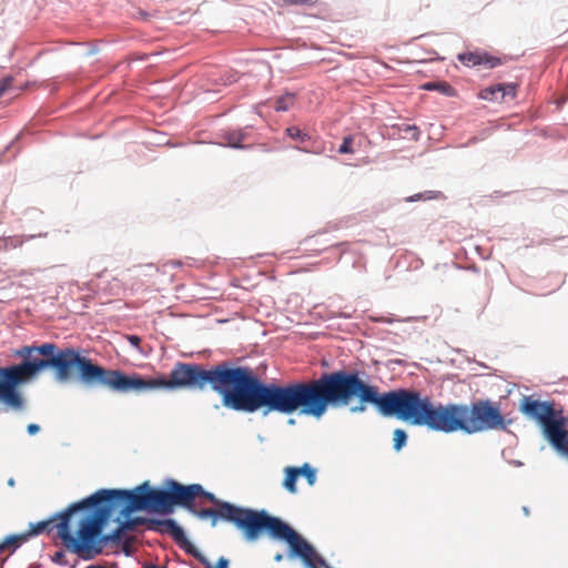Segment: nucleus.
<instances>
[{"mask_svg":"<svg viewBox=\"0 0 568 568\" xmlns=\"http://www.w3.org/2000/svg\"><path fill=\"white\" fill-rule=\"evenodd\" d=\"M312 417L321 419L329 408L347 407L353 399L357 405L349 408L358 414L373 405L384 417H395L407 424L414 388H395L381 393L361 377L358 371L336 369L324 372L317 378L307 381Z\"/></svg>","mask_w":568,"mask_h":568,"instance_id":"nucleus-1","label":"nucleus"},{"mask_svg":"<svg viewBox=\"0 0 568 568\" xmlns=\"http://www.w3.org/2000/svg\"><path fill=\"white\" fill-rule=\"evenodd\" d=\"M27 383L36 381L48 369L53 371L59 383H67L75 376L89 386H104L113 392L128 393L129 374L119 369H108L82 355L80 348L60 347L55 343L45 342L40 345H23L13 351Z\"/></svg>","mask_w":568,"mask_h":568,"instance_id":"nucleus-2","label":"nucleus"},{"mask_svg":"<svg viewBox=\"0 0 568 568\" xmlns=\"http://www.w3.org/2000/svg\"><path fill=\"white\" fill-rule=\"evenodd\" d=\"M407 424L444 434L459 430L471 435L486 430L506 432L511 420L506 419L499 405L490 399L475 400L471 406L442 404L414 388Z\"/></svg>","mask_w":568,"mask_h":568,"instance_id":"nucleus-3","label":"nucleus"},{"mask_svg":"<svg viewBox=\"0 0 568 568\" xmlns=\"http://www.w3.org/2000/svg\"><path fill=\"white\" fill-rule=\"evenodd\" d=\"M113 509L88 496L55 514L61 521L55 524L58 537L64 546L84 560L100 555L105 545L118 542L125 532L122 524L110 534H103L111 520Z\"/></svg>","mask_w":568,"mask_h":568,"instance_id":"nucleus-4","label":"nucleus"},{"mask_svg":"<svg viewBox=\"0 0 568 568\" xmlns=\"http://www.w3.org/2000/svg\"><path fill=\"white\" fill-rule=\"evenodd\" d=\"M310 400L307 381L285 384L265 382L251 368L239 412H261L263 416L271 413L292 415L298 412L300 415L312 417Z\"/></svg>","mask_w":568,"mask_h":568,"instance_id":"nucleus-5","label":"nucleus"},{"mask_svg":"<svg viewBox=\"0 0 568 568\" xmlns=\"http://www.w3.org/2000/svg\"><path fill=\"white\" fill-rule=\"evenodd\" d=\"M227 523L243 534L246 541H256L263 534L283 540L290 546L288 555L305 556L310 551L306 541L295 529L266 509H255L235 504L230 505Z\"/></svg>","mask_w":568,"mask_h":568,"instance_id":"nucleus-6","label":"nucleus"},{"mask_svg":"<svg viewBox=\"0 0 568 568\" xmlns=\"http://www.w3.org/2000/svg\"><path fill=\"white\" fill-rule=\"evenodd\" d=\"M250 373V366L236 365L230 359L211 366L201 364L200 392L212 389L220 395L225 408L239 412Z\"/></svg>","mask_w":568,"mask_h":568,"instance_id":"nucleus-7","label":"nucleus"},{"mask_svg":"<svg viewBox=\"0 0 568 568\" xmlns=\"http://www.w3.org/2000/svg\"><path fill=\"white\" fill-rule=\"evenodd\" d=\"M90 496L91 499H98L113 510L121 507L120 516H128L141 510L163 515L162 487L153 488L149 481H144L133 489L101 488Z\"/></svg>","mask_w":568,"mask_h":568,"instance_id":"nucleus-8","label":"nucleus"},{"mask_svg":"<svg viewBox=\"0 0 568 568\" xmlns=\"http://www.w3.org/2000/svg\"><path fill=\"white\" fill-rule=\"evenodd\" d=\"M201 364L176 362L169 377L161 374L155 377H143L140 374H129L128 393H146L156 389H186L200 392Z\"/></svg>","mask_w":568,"mask_h":568,"instance_id":"nucleus-9","label":"nucleus"},{"mask_svg":"<svg viewBox=\"0 0 568 568\" xmlns=\"http://www.w3.org/2000/svg\"><path fill=\"white\" fill-rule=\"evenodd\" d=\"M28 384L19 364L0 366V413H22L27 408V400L19 387Z\"/></svg>","mask_w":568,"mask_h":568,"instance_id":"nucleus-10","label":"nucleus"},{"mask_svg":"<svg viewBox=\"0 0 568 568\" xmlns=\"http://www.w3.org/2000/svg\"><path fill=\"white\" fill-rule=\"evenodd\" d=\"M164 484L165 486H162L163 516L172 514L174 506L185 508L187 511L193 510L194 500L203 491L201 484L182 485L172 478H168Z\"/></svg>","mask_w":568,"mask_h":568,"instance_id":"nucleus-11","label":"nucleus"},{"mask_svg":"<svg viewBox=\"0 0 568 568\" xmlns=\"http://www.w3.org/2000/svg\"><path fill=\"white\" fill-rule=\"evenodd\" d=\"M520 412L528 418L536 420L544 430L562 410H557L554 403L549 400L524 396L520 403Z\"/></svg>","mask_w":568,"mask_h":568,"instance_id":"nucleus-12","label":"nucleus"},{"mask_svg":"<svg viewBox=\"0 0 568 568\" xmlns=\"http://www.w3.org/2000/svg\"><path fill=\"white\" fill-rule=\"evenodd\" d=\"M149 530L169 535L185 552L194 555L195 547L189 541L184 529L173 518H149L145 520Z\"/></svg>","mask_w":568,"mask_h":568,"instance_id":"nucleus-13","label":"nucleus"},{"mask_svg":"<svg viewBox=\"0 0 568 568\" xmlns=\"http://www.w3.org/2000/svg\"><path fill=\"white\" fill-rule=\"evenodd\" d=\"M568 417L562 412L542 430L545 438L558 453H568Z\"/></svg>","mask_w":568,"mask_h":568,"instance_id":"nucleus-14","label":"nucleus"},{"mask_svg":"<svg viewBox=\"0 0 568 568\" xmlns=\"http://www.w3.org/2000/svg\"><path fill=\"white\" fill-rule=\"evenodd\" d=\"M230 505L231 504H223V508L221 509H213V508H202L196 509L195 506H193V510H189L192 515L196 516L197 518L204 520L207 518L212 519V526L216 525L217 519H221L223 521L227 523L229 518V511H230Z\"/></svg>","mask_w":568,"mask_h":568,"instance_id":"nucleus-15","label":"nucleus"},{"mask_svg":"<svg viewBox=\"0 0 568 568\" xmlns=\"http://www.w3.org/2000/svg\"><path fill=\"white\" fill-rule=\"evenodd\" d=\"M222 138L225 141L223 145L236 149V150H243L250 148V145H244L242 142L246 138V132L243 129L239 130H225L222 133Z\"/></svg>","mask_w":568,"mask_h":568,"instance_id":"nucleus-16","label":"nucleus"},{"mask_svg":"<svg viewBox=\"0 0 568 568\" xmlns=\"http://www.w3.org/2000/svg\"><path fill=\"white\" fill-rule=\"evenodd\" d=\"M516 89L517 85L514 83H499L496 87L486 88L481 92V98L485 100H497V97H495L497 92H501V98H505L506 95L514 97L516 93Z\"/></svg>","mask_w":568,"mask_h":568,"instance_id":"nucleus-17","label":"nucleus"},{"mask_svg":"<svg viewBox=\"0 0 568 568\" xmlns=\"http://www.w3.org/2000/svg\"><path fill=\"white\" fill-rule=\"evenodd\" d=\"M308 546L310 551L304 557L300 555H290V557L301 558L308 568H328L326 560L316 554L314 547L310 542Z\"/></svg>","mask_w":568,"mask_h":568,"instance_id":"nucleus-18","label":"nucleus"},{"mask_svg":"<svg viewBox=\"0 0 568 568\" xmlns=\"http://www.w3.org/2000/svg\"><path fill=\"white\" fill-rule=\"evenodd\" d=\"M55 515H53L50 519L48 520H41V521H38V523H31L30 524V530L28 532H24V535L27 536V538L29 539L30 537H33V536H38V535H41L43 534L47 529L48 530H51L53 528V526H51L52 521H54L55 519H59L58 523L61 521V518L60 517H55L53 518ZM54 528L57 529L55 525H54Z\"/></svg>","mask_w":568,"mask_h":568,"instance_id":"nucleus-19","label":"nucleus"},{"mask_svg":"<svg viewBox=\"0 0 568 568\" xmlns=\"http://www.w3.org/2000/svg\"><path fill=\"white\" fill-rule=\"evenodd\" d=\"M298 478V473L296 471L295 466H287L284 468V480L283 487L291 494H295L297 491L296 481Z\"/></svg>","mask_w":568,"mask_h":568,"instance_id":"nucleus-20","label":"nucleus"},{"mask_svg":"<svg viewBox=\"0 0 568 568\" xmlns=\"http://www.w3.org/2000/svg\"><path fill=\"white\" fill-rule=\"evenodd\" d=\"M298 477L302 476L306 479L310 486H314L317 478V469L308 463H304L302 466L296 467Z\"/></svg>","mask_w":568,"mask_h":568,"instance_id":"nucleus-21","label":"nucleus"},{"mask_svg":"<svg viewBox=\"0 0 568 568\" xmlns=\"http://www.w3.org/2000/svg\"><path fill=\"white\" fill-rule=\"evenodd\" d=\"M483 53L480 52H463L457 55V59L466 67L481 65Z\"/></svg>","mask_w":568,"mask_h":568,"instance_id":"nucleus-22","label":"nucleus"},{"mask_svg":"<svg viewBox=\"0 0 568 568\" xmlns=\"http://www.w3.org/2000/svg\"><path fill=\"white\" fill-rule=\"evenodd\" d=\"M285 133L291 139L300 142L301 144H306L312 141V136L307 133L302 131L298 126H288L285 130Z\"/></svg>","mask_w":568,"mask_h":568,"instance_id":"nucleus-23","label":"nucleus"},{"mask_svg":"<svg viewBox=\"0 0 568 568\" xmlns=\"http://www.w3.org/2000/svg\"><path fill=\"white\" fill-rule=\"evenodd\" d=\"M294 101H295V94L287 92V93L283 94V95H281L275 101L274 109L277 112L287 111V110H290L292 108Z\"/></svg>","mask_w":568,"mask_h":568,"instance_id":"nucleus-24","label":"nucleus"},{"mask_svg":"<svg viewBox=\"0 0 568 568\" xmlns=\"http://www.w3.org/2000/svg\"><path fill=\"white\" fill-rule=\"evenodd\" d=\"M425 90L438 91L445 95H453L454 89L447 82H427L424 84Z\"/></svg>","mask_w":568,"mask_h":568,"instance_id":"nucleus-25","label":"nucleus"},{"mask_svg":"<svg viewBox=\"0 0 568 568\" xmlns=\"http://www.w3.org/2000/svg\"><path fill=\"white\" fill-rule=\"evenodd\" d=\"M3 541L7 548H11V552H14L23 542L28 541V538L23 532L18 535H9Z\"/></svg>","mask_w":568,"mask_h":568,"instance_id":"nucleus-26","label":"nucleus"},{"mask_svg":"<svg viewBox=\"0 0 568 568\" xmlns=\"http://www.w3.org/2000/svg\"><path fill=\"white\" fill-rule=\"evenodd\" d=\"M407 433L402 428H396L393 433V448L399 452L407 444Z\"/></svg>","mask_w":568,"mask_h":568,"instance_id":"nucleus-27","label":"nucleus"},{"mask_svg":"<svg viewBox=\"0 0 568 568\" xmlns=\"http://www.w3.org/2000/svg\"><path fill=\"white\" fill-rule=\"evenodd\" d=\"M23 240L20 236H7L0 237V251L16 248L22 245Z\"/></svg>","mask_w":568,"mask_h":568,"instance_id":"nucleus-28","label":"nucleus"},{"mask_svg":"<svg viewBox=\"0 0 568 568\" xmlns=\"http://www.w3.org/2000/svg\"><path fill=\"white\" fill-rule=\"evenodd\" d=\"M124 519L120 521L125 529V531L133 530L139 524L145 523L148 520L143 517H131V515L122 516Z\"/></svg>","mask_w":568,"mask_h":568,"instance_id":"nucleus-29","label":"nucleus"},{"mask_svg":"<svg viewBox=\"0 0 568 568\" xmlns=\"http://www.w3.org/2000/svg\"><path fill=\"white\" fill-rule=\"evenodd\" d=\"M197 498L206 499L207 501L212 503L216 507V509L223 508V504H231L230 501L219 499L213 493L207 491L204 488L203 491L199 494Z\"/></svg>","mask_w":568,"mask_h":568,"instance_id":"nucleus-30","label":"nucleus"},{"mask_svg":"<svg viewBox=\"0 0 568 568\" xmlns=\"http://www.w3.org/2000/svg\"><path fill=\"white\" fill-rule=\"evenodd\" d=\"M400 132H403L405 136L409 138L410 140L417 141L419 139V130L416 125L404 124L403 129H400Z\"/></svg>","mask_w":568,"mask_h":568,"instance_id":"nucleus-31","label":"nucleus"},{"mask_svg":"<svg viewBox=\"0 0 568 568\" xmlns=\"http://www.w3.org/2000/svg\"><path fill=\"white\" fill-rule=\"evenodd\" d=\"M239 79L237 73L233 71H225L219 79V83L222 85H230L236 82Z\"/></svg>","mask_w":568,"mask_h":568,"instance_id":"nucleus-32","label":"nucleus"},{"mask_svg":"<svg viewBox=\"0 0 568 568\" xmlns=\"http://www.w3.org/2000/svg\"><path fill=\"white\" fill-rule=\"evenodd\" d=\"M352 145H353V136L352 135L345 136L338 148V153H341V154L353 153L354 150H353Z\"/></svg>","mask_w":568,"mask_h":568,"instance_id":"nucleus-33","label":"nucleus"},{"mask_svg":"<svg viewBox=\"0 0 568 568\" xmlns=\"http://www.w3.org/2000/svg\"><path fill=\"white\" fill-rule=\"evenodd\" d=\"M201 561L206 568H229L230 565L229 559L225 557H220L216 561L215 567H212L211 562L205 557H202Z\"/></svg>","mask_w":568,"mask_h":568,"instance_id":"nucleus-34","label":"nucleus"},{"mask_svg":"<svg viewBox=\"0 0 568 568\" xmlns=\"http://www.w3.org/2000/svg\"><path fill=\"white\" fill-rule=\"evenodd\" d=\"M436 197V192L434 191H426L424 193H417L413 196H409L406 199L407 202H416L419 200H430Z\"/></svg>","mask_w":568,"mask_h":568,"instance_id":"nucleus-35","label":"nucleus"},{"mask_svg":"<svg viewBox=\"0 0 568 568\" xmlns=\"http://www.w3.org/2000/svg\"><path fill=\"white\" fill-rule=\"evenodd\" d=\"M483 64L489 69H493L500 64V59L497 57L489 55L487 53H483L481 55Z\"/></svg>","mask_w":568,"mask_h":568,"instance_id":"nucleus-36","label":"nucleus"},{"mask_svg":"<svg viewBox=\"0 0 568 568\" xmlns=\"http://www.w3.org/2000/svg\"><path fill=\"white\" fill-rule=\"evenodd\" d=\"M318 0H283V2L287 6H301V7H313L317 3Z\"/></svg>","mask_w":568,"mask_h":568,"instance_id":"nucleus-37","label":"nucleus"},{"mask_svg":"<svg viewBox=\"0 0 568 568\" xmlns=\"http://www.w3.org/2000/svg\"><path fill=\"white\" fill-rule=\"evenodd\" d=\"M13 82V78L12 77H6L1 83H0V98L2 97V94L10 89L11 84Z\"/></svg>","mask_w":568,"mask_h":568,"instance_id":"nucleus-38","label":"nucleus"},{"mask_svg":"<svg viewBox=\"0 0 568 568\" xmlns=\"http://www.w3.org/2000/svg\"><path fill=\"white\" fill-rule=\"evenodd\" d=\"M126 339L130 343V345L135 347V348H139L140 344L142 342L141 337L139 335H134V334L128 335Z\"/></svg>","mask_w":568,"mask_h":568,"instance_id":"nucleus-39","label":"nucleus"},{"mask_svg":"<svg viewBox=\"0 0 568 568\" xmlns=\"http://www.w3.org/2000/svg\"><path fill=\"white\" fill-rule=\"evenodd\" d=\"M52 560L55 562V564H59V565H64L65 564V554L64 551L62 550H59L54 554Z\"/></svg>","mask_w":568,"mask_h":568,"instance_id":"nucleus-40","label":"nucleus"},{"mask_svg":"<svg viewBox=\"0 0 568 568\" xmlns=\"http://www.w3.org/2000/svg\"><path fill=\"white\" fill-rule=\"evenodd\" d=\"M295 150H298L301 152H305V153H314V154H321L322 153V149H308L306 146H295L294 148Z\"/></svg>","mask_w":568,"mask_h":568,"instance_id":"nucleus-41","label":"nucleus"},{"mask_svg":"<svg viewBox=\"0 0 568 568\" xmlns=\"http://www.w3.org/2000/svg\"><path fill=\"white\" fill-rule=\"evenodd\" d=\"M27 432L30 436H33L40 432V426L38 424L31 423L27 426Z\"/></svg>","mask_w":568,"mask_h":568,"instance_id":"nucleus-42","label":"nucleus"},{"mask_svg":"<svg viewBox=\"0 0 568 568\" xmlns=\"http://www.w3.org/2000/svg\"><path fill=\"white\" fill-rule=\"evenodd\" d=\"M283 558H284V556L280 552L274 556V560L276 562H281L283 560Z\"/></svg>","mask_w":568,"mask_h":568,"instance_id":"nucleus-43","label":"nucleus"},{"mask_svg":"<svg viewBox=\"0 0 568 568\" xmlns=\"http://www.w3.org/2000/svg\"><path fill=\"white\" fill-rule=\"evenodd\" d=\"M475 142H477V138L474 136L467 143H465L463 146H468V145H470V144H473Z\"/></svg>","mask_w":568,"mask_h":568,"instance_id":"nucleus-44","label":"nucleus"},{"mask_svg":"<svg viewBox=\"0 0 568 568\" xmlns=\"http://www.w3.org/2000/svg\"><path fill=\"white\" fill-rule=\"evenodd\" d=\"M144 568H166L165 566H158V565H148Z\"/></svg>","mask_w":568,"mask_h":568,"instance_id":"nucleus-45","label":"nucleus"},{"mask_svg":"<svg viewBox=\"0 0 568 568\" xmlns=\"http://www.w3.org/2000/svg\"><path fill=\"white\" fill-rule=\"evenodd\" d=\"M511 464L516 467L523 466V463L520 460H513Z\"/></svg>","mask_w":568,"mask_h":568,"instance_id":"nucleus-46","label":"nucleus"},{"mask_svg":"<svg viewBox=\"0 0 568 568\" xmlns=\"http://www.w3.org/2000/svg\"><path fill=\"white\" fill-rule=\"evenodd\" d=\"M85 568H109V567H105V566H101V565H90Z\"/></svg>","mask_w":568,"mask_h":568,"instance_id":"nucleus-47","label":"nucleus"},{"mask_svg":"<svg viewBox=\"0 0 568 568\" xmlns=\"http://www.w3.org/2000/svg\"><path fill=\"white\" fill-rule=\"evenodd\" d=\"M8 485L10 487H13L16 485V481H14V479L12 477L8 479Z\"/></svg>","mask_w":568,"mask_h":568,"instance_id":"nucleus-48","label":"nucleus"},{"mask_svg":"<svg viewBox=\"0 0 568 568\" xmlns=\"http://www.w3.org/2000/svg\"><path fill=\"white\" fill-rule=\"evenodd\" d=\"M378 322H381V323H392L393 321L389 320V318H381V320H378Z\"/></svg>","mask_w":568,"mask_h":568,"instance_id":"nucleus-49","label":"nucleus"},{"mask_svg":"<svg viewBox=\"0 0 568 568\" xmlns=\"http://www.w3.org/2000/svg\"><path fill=\"white\" fill-rule=\"evenodd\" d=\"M7 548V546L4 545V541H2L0 544V554Z\"/></svg>","mask_w":568,"mask_h":568,"instance_id":"nucleus-50","label":"nucleus"},{"mask_svg":"<svg viewBox=\"0 0 568 568\" xmlns=\"http://www.w3.org/2000/svg\"><path fill=\"white\" fill-rule=\"evenodd\" d=\"M523 511L525 513V515H529V508L527 506H524L523 507Z\"/></svg>","mask_w":568,"mask_h":568,"instance_id":"nucleus-51","label":"nucleus"},{"mask_svg":"<svg viewBox=\"0 0 568 568\" xmlns=\"http://www.w3.org/2000/svg\"><path fill=\"white\" fill-rule=\"evenodd\" d=\"M288 424L290 425H294L295 424V419H293V418L288 419Z\"/></svg>","mask_w":568,"mask_h":568,"instance_id":"nucleus-52","label":"nucleus"}]
</instances>
